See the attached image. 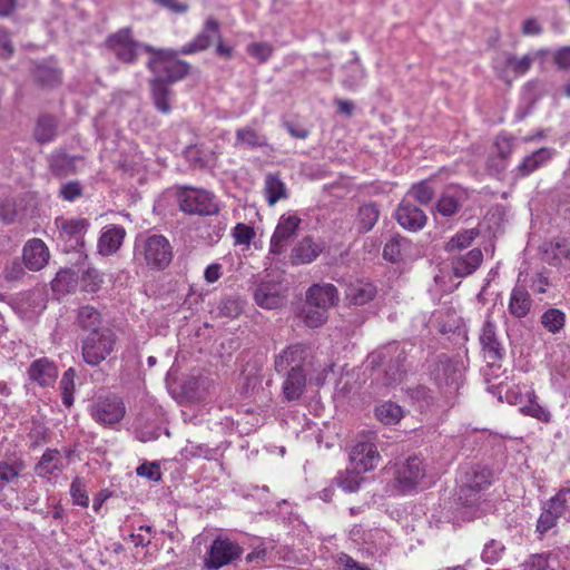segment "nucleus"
I'll list each match as a JSON object with an SVG mask.
<instances>
[{
    "label": "nucleus",
    "instance_id": "31",
    "mask_svg": "<svg viewBox=\"0 0 570 570\" xmlns=\"http://www.w3.org/2000/svg\"><path fill=\"white\" fill-rule=\"evenodd\" d=\"M150 95L155 108L165 115L171 111V98L174 91L170 85L163 83L160 80H149Z\"/></svg>",
    "mask_w": 570,
    "mask_h": 570
},
{
    "label": "nucleus",
    "instance_id": "43",
    "mask_svg": "<svg viewBox=\"0 0 570 570\" xmlns=\"http://www.w3.org/2000/svg\"><path fill=\"white\" fill-rule=\"evenodd\" d=\"M244 311V301L238 296H226L217 305V314L220 317L236 318Z\"/></svg>",
    "mask_w": 570,
    "mask_h": 570
},
{
    "label": "nucleus",
    "instance_id": "61",
    "mask_svg": "<svg viewBox=\"0 0 570 570\" xmlns=\"http://www.w3.org/2000/svg\"><path fill=\"white\" fill-rule=\"evenodd\" d=\"M522 570H553L547 554H532L523 564Z\"/></svg>",
    "mask_w": 570,
    "mask_h": 570
},
{
    "label": "nucleus",
    "instance_id": "44",
    "mask_svg": "<svg viewBox=\"0 0 570 570\" xmlns=\"http://www.w3.org/2000/svg\"><path fill=\"white\" fill-rule=\"evenodd\" d=\"M402 415L401 406L393 402H384L375 409L376 419L385 425L396 424Z\"/></svg>",
    "mask_w": 570,
    "mask_h": 570
},
{
    "label": "nucleus",
    "instance_id": "38",
    "mask_svg": "<svg viewBox=\"0 0 570 570\" xmlns=\"http://www.w3.org/2000/svg\"><path fill=\"white\" fill-rule=\"evenodd\" d=\"M57 134V120L51 115H41L36 124L33 136L40 144H47L55 139Z\"/></svg>",
    "mask_w": 570,
    "mask_h": 570
},
{
    "label": "nucleus",
    "instance_id": "12",
    "mask_svg": "<svg viewBox=\"0 0 570 570\" xmlns=\"http://www.w3.org/2000/svg\"><path fill=\"white\" fill-rule=\"evenodd\" d=\"M222 32L218 21L209 17L206 19L202 30L195 38L180 47L184 56L195 55L207 50L216 40H220Z\"/></svg>",
    "mask_w": 570,
    "mask_h": 570
},
{
    "label": "nucleus",
    "instance_id": "18",
    "mask_svg": "<svg viewBox=\"0 0 570 570\" xmlns=\"http://www.w3.org/2000/svg\"><path fill=\"white\" fill-rule=\"evenodd\" d=\"M49 257V249L46 243L40 238L29 239L23 246V264L32 272L42 269L48 264Z\"/></svg>",
    "mask_w": 570,
    "mask_h": 570
},
{
    "label": "nucleus",
    "instance_id": "17",
    "mask_svg": "<svg viewBox=\"0 0 570 570\" xmlns=\"http://www.w3.org/2000/svg\"><path fill=\"white\" fill-rule=\"evenodd\" d=\"M282 284L276 281L262 282L254 291L255 303L266 309H276L284 305Z\"/></svg>",
    "mask_w": 570,
    "mask_h": 570
},
{
    "label": "nucleus",
    "instance_id": "4",
    "mask_svg": "<svg viewBox=\"0 0 570 570\" xmlns=\"http://www.w3.org/2000/svg\"><path fill=\"white\" fill-rule=\"evenodd\" d=\"M117 335L109 327L88 333L81 343L83 362L90 366H98L115 351Z\"/></svg>",
    "mask_w": 570,
    "mask_h": 570
},
{
    "label": "nucleus",
    "instance_id": "6",
    "mask_svg": "<svg viewBox=\"0 0 570 570\" xmlns=\"http://www.w3.org/2000/svg\"><path fill=\"white\" fill-rule=\"evenodd\" d=\"M89 415L106 429H117L126 415V405L116 394L99 395L89 405Z\"/></svg>",
    "mask_w": 570,
    "mask_h": 570
},
{
    "label": "nucleus",
    "instance_id": "62",
    "mask_svg": "<svg viewBox=\"0 0 570 570\" xmlns=\"http://www.w3.org/2000/svg\"><path fill=\"white\" fill-rule=\"evenodd\" d=\"M82 195V186L79 181H68L61 185L59 196L67 200L73 202Z\"/></svg>",
    "mask_w": 570,
    "mask_h": 570
},
{
    "label": "nucleus",
    "instance_id": "64",
    "mask_svg": "<svg viewBox=\"0 0 570 570\" xmlns=\"http://www.w3.org/2000/svg\"><path fill=\"white\" fill-rule=\"evenodd\" d=\"M337 563L344 568V570H370L368 567L357 562L347 553H340L337 557Z\"/></svg>",
    "mask_w": 570,
    "mask_h": 570
},
{
    "label": "nucleus",
    "instance_id": "58",
    "mask_svg": "<svg viewBox=\"0 0 570 570\" xmlns=\"http://www.w3.org/2000/svg\"><path fill=\"white\" fill-rule=\"evenodd\" d=\"M247 52L261 62H265L271 58L273 47L267 42H253L247 46Z\"/></svg>",
    "mask_w": 570,
    "mask_h": 570
},
{
    "label": "nucleus",
    "instance_id": "53",
    "mask_svg": "<svg viewBox=\"0 0 570 570\" xmlns=\"http://www.w3.org/2000/svg\"><path fill=\"white\" fill-rule=\"evenodd\" d=\"M535 57L528 53L521 58H518L513 55H509L505 59V66L510 68L515 75H524L531 68L534 62Z\"/></svg>",
    "mask_w": 570,
    "mask_h": 570
},
{
    "label": "nucleus",
    "instance_id": "37",
    "mask_svg": "<svg viewBox=\"0 0 570 570\" xmlns=\"http://www.w3.org/2000/svg\"><path fill=\"white\" fill-rule=\"evenodd\" d=\"M61 470L62 461L59 451L56 449H47L36 465V473L39 476L51 475Z\"/></svg>",
    "mask_w": 570,
    "mask_h": 570
},
{
    "label": "nucleus",
    "instance_id": "15",
    "mask_svg": "<svg viewBox=\"0 0 570 570\" xmlns=\"http://www.w3.org/2000/svg\"><path fill=\"white\" fill-rule=\"evenodd\" d=\"M480 343L489 364L494 365L503 358L505 351L497 336L495 325L490 318H487L482 326Z\"/></svg>",
    "mask_w": 570,
    "mask_h": 570
},
{
    "label": "nucleus",
    "instance_id": "2",
    "mask_svg": "<svg viewBox=\"0 0 570 570\" xmlns=\"http://www.w3.org/2000/svg\"><path fill=\"white\" fill-rule=\"evenodd\" d=\"M135 259L142 262L147 267L163 271L173 259V247L163 235H139L135 242Z\"/></svg>",
    "mask_w": 570,
    "mask_h": 570
},
{
    "label": "nucleus",
    "instance_id": "40",
    "mask_svg": "<svg viewBox=\"0 0 570 570\" xmlns=\"http://www.w3.org/2000/svg\"><path fill=\"white\" fill-rule=\"evenodd\" d=\"M24 470V463L20 459L0 460V492L10 483L18 480Z\"/></svg>",
    "mask_w": 570,
    "mask_h": 570
},
{
    "label": "nucleus",
    "instance_id": "26",
    "mask_svg": "<svg viewBox=\"0 0 570 570\" xmlns=\"http://www.w3.org/2000/svg\"><path fill=\"white\" fill-rule=\"evenodd\" d=\"M29 379L37 382L40 386L51 385L57 376L58 368L56 364L47 357L33 361L28 368Z\"/></svg>",
    "mask_w": 570,
    "mask_h": 570
},
{
    "label": "nucleus",
    "instance_id": "34",
    "mask_svg": "<svg viewBox=\"0 0 570 570\" xmlns=\"http://www.w3.org/2000/svg\"><path fill=\"white\" fill-rule=\"evenodd\" d=\"M264 194L269 206H274L281 199L288 198L286 185L278 173H269L265 176Z\"/></svg>",
    "mask_w": 570,
    "mask_h": 570
},
{
    "label": "nucleus",
    "instance_id": "1",
    "mask_svg": "<svg viewBox=\"0 0 570 570\" xmlns=\"http://www.w3.org/2000/svg\"><path fill=\"white\" fill-rule=\"evenodd\" d=\"M142 50L150 55L147 68L153 73L150 80H160L163 83L173 85L185 79L191 66L178 58L180 49L155 48L151 45H144Z\"/></svg>",
    "mask_w": 570,
    "mask_h": 570
},
{
    "label": "nucleus",
    "instance_id": "9",
    "mask_svg": "<svg viewBox=\"0 0 570 570\" xmlns=\"http://www.w3.org/2000/svg\"><path fill=\"white\" fill-rule=\"evenodd\" d=\"M145 43H140L132 37V29L125 27L107 37L105 46L114 52L116 58L125 63H135L138 58V50Z\"/></svg>",
    "mask_w": 570,
    "mask_h": 570
},
{
    "label": "nucleus",
    "instance_id": "36",
    "mask_svg": "<svg viewBox=\"0 0 570 570\" xmlns=\"http://www.w3.org/2000/svg\"><path fill=\"white\" fill-rule=\"evenodd\" d=\"M77 321L78 325L88 333L106 330V326L101 325L102 320L100 312L90 305L79 308Z\"/></svg>",
    "mask_w": 570,
    "mask_h": 570
},
{
    "label": "nucleus",
    "instance_id": "22",
    "mask_svg": "<svg viewBox=\"0 0 570 570\" xmlns=\"http://www.w3.org/2000/svg\"><path fill=\"white\" fill-rule=\"evenodd\" d=\"M482 262L483 253L480 248L475 247L465 254L452 257V273L459 278L468 277L481 266Z\"/></svg>",
    "mask_w": 570,
    "mask_h": 570
},
{
    "label": "nucleus",
    "instance_id": "8",
    "mask_svg": "<svg viewBox=\"0 0 570 570\" xmlns=\"http://www.w3.org/2000/svg\"><path fill=\"white\" fill-rule=\"evenodd\" d=\"M177 200L179 208L189 215L209 216L219 210L215 196L205 189L184 187Z\"/></svg>",
    "mask_w": 570,
    "mask_h": 570
},
{
    "label": "nucleus",
    "instance_id": "24",
    "mask_svg": "<svg viewBox=\"0 0 570 570\" xmlns=\"http://www.w3.org/2000/svg\"><path fill=\"white\" fill-rule=\"evenodd\" d=\"M324 250L322 243H316L311 236L302 238L291 252L293 265H304L314 262Z\"/></svg>",
    "mask_w": 570,
    "mask_h": 570
},
{
    "label": "nucleus",
    "instance_id": "3",
    "mask_svg": "<svg viewBox=\"0 0 570 570\" xmlns=\"http://www.w3.org/2000/svg\"><path fill=\"white\" fill-rule=\"evenodd\" d=\"M405 361V347L395 342L372 352L366 360L367 366L373 371L381 366L386 367L381 380V385L383 386H390L401 379Z\"/></svg>",
    "mask_w": 570,
    "mask_h": 570
},
{
    "label": "nucleus",
    "instance_id": "28",
    "mask_svg": "<svg viewBox=\"0 0 570 570\" xmlns=\"http://www.w3.org/2000/svg\"><path fill=\"white\" fill-rule=\"evenodd\" d=\"M412 249L413 244L409 238L395 234L385 243L383 257L391 263H400L411 256Z\"/></svg>",
    "mask_w": 570,
    "mask_h": 570
},
{
    "label": "nucleus",
    "instance_id": "30",
    "mask_svg": "<svg viewBox=\"0 0 570 570\" xmlns=\"http://www.w3.org/2000/svg\"><path fill=\"white\" fill-rule=\"evenodd\" d=\"M285 381L283 383V393L287 401L298 400L304 393L306 386V373L304 370L285 371Z\"/></svg>",
    "mask_w": 570,
    "mask_h": 570
},
{
    "label": "nucleus",
    "instance_id": "46",
    "mask_svg": "<svg viewBox=\"0 0 570 570\" xmlns=\"http://www.w3.org/2000/svg\"><path fill=\"white\" fill-rule=\"evenodd\" d=\"M362 473L351 466V469L340 473L334 481L343 491L348 493L356 492L364 480L361 476Z\"/></svg>",
    "mask_w": 570,
    "mask_h": 570
},
{
    "label": "nucleus",
    "instance_id": "56",
    "mask_svg": "<svg viewBox=\"0 0 570 570\" xmlns=\"http://www.w3.org/2000/svg\"><path fill=\"white\" fill-rule=\"evenodd\" d=\"M70 495L75 504L80 507H88L89 497L86 491L85 480L76 476L70 484Z\"/></svg>",
    "mask_w": 570,
    "mask_h": 570
},
{
    "label": "nucleus",
    "instance_id": "60",
    "mask_svg": "<svg viewBox=\"0 0 570 570\" xmlns=\"http://www.w3.org/2000/svg\"><path fill=\"white\" fill-rule=\"evenodd\" d=\"M521 411L524 414L535 417L539 421H542L546 423L551 420L550 412L547 409L542 407L539 403H537L535 401H532V400L529 402V404L521 407Z\"/></svg>",
    "mask_w": 570,
    "mask_h": 570
},
{
    "label": "nucleus",
    "instance_id": "48",
    "mask_svg": "<svg viewBox=\"0 0 570 570\" xmlns=\"http://www.w3.org/2000/svg\"><path fill=\"white\" fill-rule=\"evenodd\" d=\"M566 323V314L558 308H549L541 316V324L543 327L552 333H559Z\"/></svg>",
    "mask_w": 570,
    "mask_h": 570
},
{
    "label": "nucleus",
    "instance_id": "27",
    "mask_svg": "<svg viewBox=\"0 0 570 570\" xmlns=\"http://www.w3.org/2000/svg\"><path fill=\"white\" fill-rule=\"evenodd\" d=\"M556 150L549 147H541L530 155L525 156L517 167V173L521 177H528L539 168L547 165L554 156Z\"/></svg>",
    "mask_w": 570,
    "mask_h": 570
},
{
    "label": "nucleus",
    "instance_id": "10",
    "mask_svg": "<svg viewBox=\"0 0 570 570\" xmlns=\"http://www.w3.org/2000/svg\"><path fill=\"white\" fill-rule=\"evenodd\" d=\"M425 476L423 460L416 455L399 460L395 463L394 480L402 492L414 490Z\"/></svg>",
    "mask_w": 570,
    "mask_h": 570
},
{
    "label": "nucleus",
    "instance_id": "51",
    "mask_svg": "<svg viewBox=\"0 0 570 570\" xmlns=\"http://www.w3.org/2000/svg\"><path fill=\"white\" fill-rule=\"evenodd\" d=\"M75 377L76 371L70 367L63 373L60 381L62 403L67 407H70L73 404Z\"/></svg>",
    "mask_w": 570,
    "mask_h": 570
},
{
    "label": "nucleus",
    "instance_id": "41",
    "mask_svg": "<svg viewBox=\"0 0 570 570\" xmlns=\"http://www.w3.org/2000/svg\"><path fill=\"white\" fill-rule=\"evenodd\" d=\"M380 210L374 203L364 204L360 207L356 218V226L360 233L370 232L377 223Z\"/></svg>",
    "mask_w": 570,
    "mask_h": 570
},
{
    "label": "nucleus",
    "instance_id": "5",
    "mask_svg": "<svg viewBox=\"0 0 570 570\" xmlns=\"http://www.w3.org/2000/svg\"><path fill=\"white\" fill-rule=\"evenodd\" d=\"M492 483V473L487 468L472 466L461 476L459 500L466 508L479 507L481 493Z\"/></svg>",
    "mask_w": 570,
    "mask_h": 570
},
{
    "label": "nucleus",
    "instance_id": "55",
    "mask_svg": "<svg viewBox=\"0 0 570 570\" xmlns=\"http://www.w3.org/2000/svg\"><path fill=\"white\" fill-rule=\"evenodd\" d=\"M327 320V311L311 306L306 303L304 309V322L308 327L316 328L323 325Z\"/></svg>",
    "mask_w": 570,
    "mask_h": 570
},
{
    "label": "nucleus",
    "instance_id": "54",
    "mask_svg": "<svg viewBox=\"0 0 570 570\" xmlns=\"http://www.w3.org/2000/svg\"><path fill=\"white\" fill-rule=\"evenodd\" d=\"M104 283L102 274L96 268H88L81 276L82 289L87 293H96Z\"/></svg>",
    "mask_w": 570,
    "mask_h": 570
},
{
    "label": "nucleus",
    "instance_id": "50",
    "mask_svg": "<svg viewBox=\"0 0 570 570\" xmlns=\"http://www.w3.org/2000/svg\"><path fill=\"white\" fill-rule=\"evenodd\" d=\"M504 552L505 546L499 540L491 539L483 547V550L481 552V560L484 563L493 564L502 559Z\"/></svg>",
    "mask_w": 570,
    "mask_h": 570
},
{
    "label": "nucleus",
    "instance_id": "21",
    "mask_svg": "<svg viewBox=\"0 0 570 570\" xmlns=\"http://www.w3.org/2000/svg\"><path fill=\"white\" fill-rule=\"evenodd\" d=\"M338 302L337 288L330 283L314 284L306 292V303L328 311Z\"/></svg>",
    "mask_w": 570,
    "mask_h": 570
},
{
    "label": "nucleus",
    "instance_id": "42",
    "mask_svg": "<svg viewBox=\"0 0 570 570\" xmlns=\"http://www.w3.org/2000/svg\"><path fill=\"white\" fill-rule=\"evenodd\" d=\"M350 73L343 79L342 85L348 90L357 89L366 77L364 68L360 65V58L354 55L353 59L345 66Z\"/></svg>",
    "mask_w": 570,
    "mask_h": 570
},
{
    "label": "nucleus",
    "instance_id": "29",
    "mask_svg": "<svg viewBox=\"0 0 570 570\" xmlns=\"http://www.w3.org/2000/svg\"><path fill=\"white\" fill-rule=\"evenodd\" d=\"M532 307V299L528 289L523 285L517 284L510 294L508 309L515 318L525 317Z\"/></svg>",
    "mask_w": 570,
    "mask_h": 570
},
{
    "label": "nucleus",
    "instance_id": "33",
    "mask_svg": "<svg viewBox=\"0 0 570 570\" xmlns=\"http://www.w3.org/2000/svg\"><path fill=\"white\" fill-rule=\"evenodd\" d=\"M77 156H70L65 151H55L49 157V168L53 176L66 177L77 170Z\"/></svg>",
    "mask_w": 570,
    "mask_h": 570
},
{
    "label": "nucleus",
    "instance_id": "32",
    "mask_svg": "<svg viewBox=\"0 0 570 570\" xmlns=\"http://www.w3.org/2000/svg\"><path fill=\"white\" fill-rule=\"evenodd\" d=\"M376 295V287L371 283L356 282L350 284L345 291V298L351 305L363 306Z\"/></svg>",
    "mask_w": 570,
    "mask_h": 570
},
{
    "label": "nucleus",
    "instance_id": "14",
    "mask_svg": "<svg viewBox=\"0 0 570 570\" xmlns=\"http://www.w3.org/2000/svg\"><path fill=\"white\" fill-rule=\"evenodd\" d=\"M33 82L42 89H53L62 82V70L52 60L36 61L31 68Z\"/></svg>",
    "mask_w": 570,
    "mask_h": 570
},
{
    "label": "nucleus",
    "instance_id": "19",
    "mask_svg": "<svg viewBox=\"0 0 570 570\" xmlns=\"http://www.w3.org/2000/svg\"><path fill=\"white\" fill-rule=\"evenodd\" d=\"M395 218L403 228L410 232L421 230L428 220L424 212L406 199H403L399 204L395 212Z\"/></svg>",
    "mask_w": 570,
    "mask_h": 570
},
{
    "label": "nucleus",
    "instance_id": "23",
    "mask_svg": "<svg viewBox=\"0 0 570 570\" xmlns=\"http://www.w3.org/2000/svg\"><path fill=\"white\" fill-rule=\"evenodd\" d=\"M56 225L60 236L67 240L73 242L72 247L83 245V236L89 227L86 218H57Z\"/></svg>",
    "mask_w": 570,
    "mask_h": 570
},
{
    "label": "nucleus",
    "instance_id": "7",
    "mask_svg": "<svg viewBox=\"0 0 570 570\" xmlns=\"http://www.w3.org/2000/svg\"><path fill=\"white\" fill-rule=\"evenodd\" d=\"M376 441L377 435L374 432L360 434L350 452L351 466L358 472L374 470L381 461Z\"/></svg>",
    "mask_w": 570,
    "mask_h": 570
},
{
    "label": "nucleus",
    "instance_id": "20",
    "mask_svg": "<svg viewBox=\"0 0 570 570\" xmlns=\"http://www.w3.org/2000/svg\"><path fill=\"white\" fill-rule=\"evenodd\" d=\"M468 197V191L464 188L460 186H449L442 193L435 208L442 216L451 217L458 213Z\"/></svg>",
    "mask_w": 570,
    "mask_h": 570
},
{
    "label": "nucleus",
    "instance_id": "45",
    "mask_svg": "<svg viewBox=\"0 0 570 570\" xmlns=\"http://www.w3.org/2000/svg\"><path fill=\"white\" fill-rule=\"evenodd\" d=\"M560 518L570 517V487L560 489L546 502Z\"/></svg>",
    "mask_w": 570,
    "mask_h": 570
},
{
    "label": "nucleus",
    "instance_id": "16",
    "mask_svg": "<svg viewBox=\"0 0 570 570\" xmlns=\"http://www.w3.org/2000/svg\"><path fill=\"white\" fill-rule=\"evenodd\" d=\"M308 355V346L305 344H294L282 351L275 357V370L277 373L285 371L304 370L305 360Z\"/></svg>",
    "mask_w": 570,
    "mask_h": 570
},
{
    "label": "nucleus",
    "instance_id": "63",
    "mask_svg": "<svg viewBox=\"0 0 570 570\" xmlns=\"http://www.w3.org/2000/svg\"><path fill=\"white\" fill-rule=\"evenodd\" d=\"M494 145L498 154L502 159H507L513 151V138L507 135H499L495 138Z\"/></svg>",
    "mask_w": 570,
    "mask_h": 570
},
{
    "label": "nucleus",
    "instance_id": "49",
    "mask_svg": "<svg viewBox=\"0 0 570 570\" xmlns=\"http://www.w3.org/2000/svg\"><path fill=\"white\" fill-rule=\"evenodd\" d=\"M435 190L431 180H422L411 187L407 197H411L421 205H428L434 198Z\"/></svg>",
    "mask_w": 570,
    "mask_h": 570
},
{
    "label": "nucleus",
    "instance_id": "47",
    "mask_svg": "<svg viewBox=\"0 0 570 570\" xmlns=\"http://www.w3.org/2000/svg\"><path fill=\"white\" fill-rule=\"evenodd\" d=\"M480 235V232L476 228L465 229L456 233L445 245V250L448 253H453L454 250L465 249L473 240Z\"/></svg>",
    "mask_w": 570,
    "mask_h": 570
},
{
    "label": "nucleus",
    "instance_id": "39",
    "mask_svg": "<svg viewBox=\"0 0 570 570\" xmlns=\"http://www.w3.org/2000/svg\"><path fill=\"white\" fill-rule=\"evenodd\" d=\"M78 284V275L71 268L60 269L51 281V288L55 293L65 295L72 292Z\"/></svg>",
    "mask_w": 570,
    "mask_h": 570
},
{
    "label": "nucleus",
    "instance_id": "11",
    "mask_svg": "<svg viewBox=\"0 0 570 570\" xmlns=\"http://www.w3.org/2000/svg\"><path fill=\"white\" fill-rule=\"evenodd\" d=\"M242 548L229 539L217 538L210 544L205 559L207 569H219L242 554Z\"/></svg>",
    "mask_w": 570,
    "mask_h": 570
},
{
    "label": "nucleus",
    "instance_id": "59",
    "mask_svg": "<svg viewBox=\"0 0 570 570\" xmlns=\"http://www.w3.org/2000/svg\"><path fill=\"white\" fill-rule=\"evenodd\" d=\"M233 236L236 245L248 246L255 236V232L253 227L238 223L233 229Z\"/></svg>",
    "mask_w": 570,
    "mask_h": 570
},
{
    "label": "nucleus",
    "instance_id": "57",
    "mask_svg": "<svg viewBox=\"0 0 570 570\" xmlns=\"http://www.w3.org/2000/svg\"><path fill=\"white\" fill-rule=\"evenodd\" d=\"M558 519H560V517L546 503L538 519L537 531L540 534L547 533L557 525Z\"/></svg>",
    "mask_w": 570,
    "mask_h": 570
},
{
    "label": "nucleus",
    "instance_id": "35",
    "mask_svg": "<svg viewBox=\"0 0 570 570\" xmlns=\"http://www.w3.org/2000/svg\"><path fill=\"white\" fill-rule=\"evenodd\" d=\"M234 146L249 149L262 148L267 146V138L252 127H242L235 131Z\"/></svg>",
    "mask_w": 570,
    "mask_h": 570
},
{
    "label": "nucleus",
    "instance_id": "25",
    "mask_svg": "<svg viewBox=\"0 0 570 570\" xmlns=\"http://www.w3.org/2000/svg\"><path fill=\"white\" fill-rule=\"evenodd\" d=\"M126 230L122 226L108 225L102 228L98 239V253L104 256L115 254L121 246Z\"/></svg>",
    "mask_w": 570,
    "mask_h": 570
},
{
    "label": "nucleus",
    "instance_id": "52",
    "mask_svg": "<svg viewBox=\"0 0 570 570\" xmlns=\"http://www.w3.org/2000/svg\"><path fill=\"white\" fill-rule=\"evenodd\" d=\"M24 267L23 261L20 262L19 258H13L6 263L1 276L7 283L19 282L26 275Z\"/></svg>",
    "mask_w": 570,
    "mask_h": 570
},
{
    "label": "nucleus",
    "instance_id": "13",
    "mask_svg": "<svg viewBox=\"0 0 570 570\" xmlns=\"http://www.w3.org/2000/svg\"><path fill=\"white\" fill-rule=\"evenodd\" d=\"M299 224L301 218L296 215H282L271 238L269 254H283L292 238L296 235Z\"/></svg>",
    "mask_w": 570,
    "mask_h": 570
}]
</instances>
